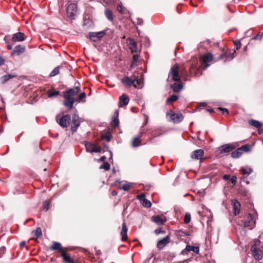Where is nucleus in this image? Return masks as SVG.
<instances>
[{
    "label": "nucleus",
    "instance_id": "7",
    "mask_svg": "<svg viewBox=\"0 0 263 263\" xmlns=\"http://www.w3.org/2000/svg\"><path fill=\"white\" fill-rule=\"evenodd\" d=\"M71 120V117L69 115H66L60 117V115L56 117V121L62 127H67Z\"/></svg>",
    "mask_w": 263,
    "mask_h": 263
},
{
    "label": "nucleus",
    "instance_id": "31",
    "mask_svg": "<svg viewBox=\"0 0 263 263\" xmlns=\"http://www.w3.org/2000/svg\"><path fill=\"white\" fill-rule=\"evenodd\" d=\"M187 251H193L197 254L199 253V248L198 247L192 246L190 245H187L185 249Z\"/></svg>",
    "mask_w": 263,
    "mask_h": 263
},
{
    "label": "nucleus",
    "instance_id": "50",
    "mask_svg": "<svg viewBox=\"0 0 263 263\" xmlns=\"http://www.w3.org/2000/svg\"><path fill=\"white\" fill-rule=\"evenodd\" d=\"M234 44L236 46V48L237 50H238L241 47V43L240 41H234Z\"/></svg>",
    "mask_w": 263,
    "mask_h": 263
},
{
    "label": "nucleus",
    "instance_id": "42",
    "mask_svg": "<svg viewBox=\"0 0 263 263\" xmlns=\"http://www.w3.org/2000/svg\"><path fill=\"white\" fill-rule=\"evenodd\" d=\"M241 152L242 151L245 152H248L250 151V145L249 144H245L239 148Z\"/></svg>",
    "mask_w": 263,
    "mask_h": 263
},
{
    "label": "nucleus",
    "instance_id": "11",
    "mask_svg": "<svg viewBox=\"0 0 263 263\" xmlns=\"http://www.w3.org/2000/svg\"><path fill=\"white\" fill-rule=\"evenodd\" d=\"M85 146L87 152L91 153L93 152L100 153L101 151V146H96L94 144L89 142H85Z\"/></svg>",
    "mask_w": 263,
    "mask_h": 263
},
{
    "label": "nucleus",
    "instance_id": "9",
    "mask_svg": "<svg viewBox=\"0 0 263 263\" xmlns=\"http://www.w3.org/2000/svg\"><path fill=\"white\" fill-rule=\"evenodd\" d=\"M235 52H231L227 50L222 49V52L219 55L215 61L219 60H224V61H230L234 58V53Z\"/></svg>",
    "mask_w": 263,
    "mask_h": 263
},
{
    "label": "nucleus",
    "instance_id": "27",
    "mask_svg": "<svg viewBox=\"0 0 263 263\" xmlns=\"http://www.w3.org/2000/svg\"><path fill=\"white\" fill-rule=\"evenodd\" d=\"M127 228L126 226V223L123 222L122 226V230L121 232V235L122 236V241H126L127 239Z\"/></svg>",
    "mask_w": 263,
    "mask_h": 263
},
{
    "label": "nucleus",
    "instance_id": "4",
    "mask_svg": "<svg viewBox=\"0 0 263 263\" xmlns=\"http://www.w3.org/2000/svg\"><path fill=\"white\" fill-rule=\"evenodd\" d=\"M251 252L252 256L256 260H260L263 257V252L260 249V241L259 240L256 241L254 245L251 247Z\"/></svg>",
    "mask_w": 263,
    "mask_h": 263
},
{
    "label": "nucleus",
    "instance_id": "12",
    "mask_svg": "<svg viewBox=\"0 0 263 263\" xmlns=\"http://www.w3.org/2000/svg\"><path fill=\"white\" fill-rule=\"evenodd\" d=\"M80 119L78 115L74 114L72 117L71 130L73 133L76 132L80 125Z\"/></svg>",
    "mask_w": 263,
    "mask_h": 263
},
{
    "label": "nucleus",
    "instance_id": "41",
    "mask_svg": "<svg viewBox=\"0 0 263 263\" xmlns=\"http://www.w3.org/2000/svg\"><path fill=\"white\" fill-rule=\"evenodd\" d=\"M110 168V165L107 162H104V163L99 167L100 169H104L106 171L109 170Z\"/></svg>",
    "mask_w": 263,
    "mask_h": 263
},
{
    "label": "nucleus",
    "instance_id": "47",
    "mask_svg": "<svg viewBox=\"0 0 263 263\" xmlns=\"http://www.w3.org/2000/svg\"><path fill=\"white\" fill-rule=\"evenodd\" d=\"M191 221V215L189 213H186L184 218V222L185 223H189Z\"/></svg>",
    "mask_w": 263,
    "mask_h": 263
},
{
    "label": "nucleus",
    "instance_id": "43",
    "mask_svg": "<svg viewBox=\"0 0 263 263\" xmlns=\"http://www.w3.org/2000/svg\"><path fill=\"white\" fill-rule=\"evenodd\" d=\"M60 72V67H55L50 73V77H54L57 74H58Z\"/></svg>",
    "mask_w": 263,
    "mask_h": 263
},
{
    "label": "nucleus",
    "instance_id": "10",
    "mask_svg": "<svg viewBox=\"0 0 263 263\" xmlns=\"http://www.w3.org/2000/svg\"><path fill=\"white\" fill-rule=\"evenodd\" d=\"M106 34V31L103 30L99 32H90L89 33V38L93 42H97L100 40Z\"/></svg>",
    "mask_w": 263,
    "mask_h": 263
},
{
    "label": "nucleus",
    "instance_id": "58",
    "mask_svg": "<svg viewBox=\"0 0 263 263\" xmlns=\"http://www.w3.org/2000/svg\"><path fill=\"white\" fill-rule=\"evenodd\" d=\"M6 251V248L4 247H1L0 248V254L2 255L5 253Z\"/></svg>",
    "mask_w": 263,
    "mask_h": 263
},
{
    "label": "nucleus",
    "instance_id": "49",
    "mask_svg": "<svg viewBox=\"0 0 263 263\" xmlns=\"http://www.w3.org/2000/svg\"><path fill=\"white\" fill-rule=\"evenodd\" d=\"M263 37V33L259 32L254 37H253V40H260Z\"/></svg>",
    "mask_w": 263,
    "mask_h": 263
},
{
    "label": "nucleus",
    "instance_id": "56",
    "mask_svg": "<svg viewBox=\"0 0 263 263\" xmlns=\"http://www.w3.org/2000/svg\"><path fill=\"white\" fill-rule=\"evenodd\" d=\"M164 231H163L161 229H156L155 231V233L156 234H159L160 233H164Z\"/></svg>",
    "mask_w": 263,
    "mask_h": 263
},
{
    "label": "nucleus",
    "instance_id": "29",
    "mask_svg": "<svg viewBox=\"0 0 263 263\" xmlns=\"http://www.w3.org/2000/svg\"><path fill=\"white\" fill-rule=\"evenodd\" d=\"M240 172L245 177H247L252 172V169L248 167H241Z\"/></svg>",
    "mask_w": 263,
    "mask_h": 263
},
{
    "label": "nucleus",
    "instance_id": "62",
    "mask_svg": "<svg viewBox=\"0 0 263 263\" xmlns=\"http://www.w3.org/2000/svg\"><path fill=\"white\" fill-rule=\"evenodd\" d=\"M106 159V157L105 156H102L100 158L99 161H100V162H104V161H105Z\"/></svg>",
    "mask_w": 263,
    "mask_h": 263
},
{
    "label": "nucleus",
    "instance_id": "53",
    "mask_svg": "<svg viewBox=\"0 0 263 263\" xmlns=\"http://www.w3.org/2000/svg\"><path fill=\"white\" fill-rule=\"evenodd\" d=\"M145 194H143V193H142V194H140V195H138V196H137V198H138V199H139V200L141 201V202H142V200H143V199H145Z\"/></svg>",
    "mask_w": 263,
    "mask_h": 263
},
{
    "label": "nucleus",
    "instance_id": "20",
    "mask_svg": "<svg viewBox=\"0 0 263 263\" xmlns=\"http://www.w3.org/2000/svg\"><path fill=\"white\" fill-rule=\"evenodd\" d=\"M204 155V151L202 149H199L193 152L192 155V158L195 160L201 159Z\"/></svg>",
    "mask_w": 263,
    "mask_h": 263
},
{
    "label": "nucleus",
    "instance_id": "3",
    "mask_svg": "<svg viewBox=\"0 0 263 263\" xmlns=\"http://www.w3.org/2000/svg\"><path fill=\"white\" fill-rule=\"evenodd\" d=\"M257 213L256 212L249 213L245 218L244 221V227L248 228L249 230H252L256 225V220Z\"/></svg>",
    "mask_w": 263,
    "mask_h": 263
},
{
    "label": "nucleus",
    "instance_id": "51",
    "mask_svg": "<svg viewBox=\"0 0 263 263\" xmlns=\"http://www.w3.org/2000/svg\"><path fill=\"white\" fill-rule=\"evenodd\" d=\"M111 136L109 134L102 135V139H106L107 141H109L111 140Z\"/></svg>",
    "mask_w": 263,
    "mask_h": 263
},
{
    "label": "nucleus",
    "instance_id": "25",
    "mask_svg": "<svg viewBox=\"0 0 263 263\" xmlns=\"http://www.w3.org/2000/svg\"><path fill=\"white\" fill-rule=\"evenodd\" d=\"M179 72L180 76L183 77L184 80L186 81L189 80L187 70L184 65H182L181 66L179 67Z\"/></svg>",
    "mask_w": 263,
    "mask_h": 263
},
{
    "label": "nucleus",
    "instance_id": "33",
    "mask_svg": "<svg viewBox=\"0 0 263 263\" xmlns=\"http://www.w3.org/2000/svg\"><path fill=\"white\" fill-rule=\"evenodd\" d=\"M48 98H52L58 96L60 94V91L52 89L48 90L47 92Z\"/></svg>",
    "mask_w": 263,
    "mask_h": 263
},
{
    "label": "nucleus",
    "instance_id": "15",
    "mask_svg": "<svg viewBox=\"0 0 263 263\" xmlns=\"http://www.w3.org/2000/svg\"><path fill=\"white\" fill-rule=\"evenodd\" d=\"M232 204L234 215H237L239 214L241 207L240 203L236 199H233L232 200Z\"/></svg>",
    "mask_w": 263,
    "mask_h": 263
},
{
    "label": "nucleus",
    "instance_id": "63",
    "mask_svg": "<svg viewBox=\"0 0 263 263\" xmlns=\"http://www.w3.org/2000/svg\"><path fill=\"white\" fill-rule=\"evenodd\" d=\"M25 244H26L25 241L21 242L20 243V247L23 248L25 246Z\"/></svg>",
    "mask_w": 263,
    "mask_h": 263
},
{
    "label": "nucleus",
    "instance_id": "14",
    "mask_svg": "<svg viewBox=\"0 0 263 263\" xmlns=\"http://www.w3.org/2000/svg\"><path fill=\"white\" fill-rule=\"evenodd\" d=\"M25 47L22 45H17L16 46L12 52V55H19L23 53L25 51Z\"/></svg>",
    "mask_w": 263,
    "mask_h": 263
},
{
    "label": "nucleus",
    "instance_id": "23",
    "mask_svg": "<svg viewBox=\"0 0 263 263\" xmlns=\"http://www.w3.org/2000/svg\"><path fill=\"white\" fill-rule=\"evenodd\" d=\"M129 101V98L126 95L123 94L119 98V107L127 105Z\"/></svg>",
    "mask_w": 263,
    "mask_h": 263
},
{
    "label": "nucleus",
    "instance_id": "21",
    "mask_svg": "<svg viewBox=\"0 0 263 263\" xmlns=\"http://www.w3.org/2000/svg\"><path fill=\"white\" fill-rule=\"evenodd\" d=\"M61 256L63 258L64 262L65 263H76L74 259L70 257L68 254L66 252V251H62Z\"/></svg>",
    "mask_w": 263,
    "mask_h": 263
},
{
    "label": "nucleus",
    "instance_id": "17",
    "mask_svg": "<svg viewBox=\"0 0 263 263\" xmlns=\"http://www.w3.org/2000/svg\"><path fill=\"white\" fill-rule=\"evenodd\" d=\"M233 148L234 147L232 145L225 144L219 147L218 151L220 152V154H224L231 152Z\"/></svg>",
    "mask_w": 263,
    "mask_h": 263
},
{
    "label": "nucleus",
    "instance_id": "13",
    "mask_svg": "<svg viewBox=\"0 0 263 263\" xmlns=\"http://www.w3.org/2000/svg\"><path fill=\"white\" fill-rule=\"evenodd\" d=\"M170 241V237L167 235L164 238L159 240L157 244V246L159 250L163 248Z\"/></svg>",
    "mask_w": 263,
    "mask_h": 263
},
{
    "label": "nucleus",
    "instance_id": "45",
    "mask_svg": "<svg viewBox=\"0 0 263 263\" xmlns=\"http://www.w3.org/2000/svg\"><path fill=\"white\" fill-rule=\"evenodd\" d=\"M139 57L138 55H134L133 57V60L130 64V67H134L135 64L138 61Z\"/></svg>",
    "mask_w": 263,
    "mask_h": 263
},
{
    "label": "nucleus",
    "instance_id": "34",
    "mask_svg": "<svg viewBox=\"0 0 263 263\" xmlns=\"http://www.w3.org/2000/svg\"><path fill=\"white\" fill-rule=\"evenodd\" d=\"M131 186V183L126 182L123 184H121L119 187L120 189L123 190L125 191H128L130 189Z\"/></svg>",
    "mask_w": 263,
    "mask_h": 263
},
{
    "label": "nucleus",
    "instance_id": "36",
    "mask_svg": "<svg viewBox=\"0 0 263 263\" xmlns=\"http://www.w3.org/2000/svg\"><path fill=\"white\" fill-rule=\"evenodd\" d=\"M242 154V152H241L240 149L238 148L236 151H233L231 153V156L233 158H238L240 157Z\"/></svg>",
    "mask_w": 263,
    "mask_h": 263
},
{
    "label": "nucleus",
    "instance_id": "26",
    "mask_svg": "<svg viewBox=\"0 0 263 263\" xmlns=\"http://www.w3.org/2000/svg\"><path fill=\"white\" fill-rule=\"evenodd\" d=\"M129 42V48L132 52H136L137 50V44L135 41L130 37L127 39Z\"/></svg>",
    "mask_w": 263,
    "mask_h": 263
},
{
    "label": "nucleus",
    "instance_id": "40",
    "mask_svg": "<svg viewBox=\"0 0 263 263\" xmlns=\"http://www.w3.org/2000/svg\"><path fill=\"white\" fill-rule=\"evenodd\" d=\"M197 61L196 59L193 63L191 64L190 68V71L191 74H192L194 72V70H196L197 68Z\"/></svg>",
    "mask_w": 263,
    "mask_h": 263
},
{
    "label": "nucleus",
    "instance_id": "44",
    "mask_svg": "<svg viewBox=\"0 0 263 263\" xmlns=\"http://www.w3.org/2000/svg\"><path fill=\"white\" fill-rule=\"evenodd\" d=\"M141 203L142 205L146 208H149L152 205L151 202L146 199L142 200Z\"/></svg>",
    "mask_w": 263,
    "mask_h": 263
},
{
    "label": "nucleus",
    "instance_id": "61",
    "mask_svg": "<svg viewBox=\"0 0 263 263\" xmlns=\"http://www.w3.org/2000/svg\"><path fill=\"white\" fill-rule=\"evenodd\" d=\"M257 130H258V134H261L263 132V129L262 128V126H261V125H260V127H258L257 128Z\"/></svg>",
    "mask_w": 263,
    "mask_h": 263
},
{
    "label": "nucleus",
    "instance_id": "54",
    "mask_svg": "<svg viewBox=\"0 0 263 263\" xmlns=\"http://www.w3.org/2000/svg\"><path fill=\"white\" fill-rule=\"evenodd\" d=\"M231 182L234 184L235 185L236 183V181H237V178L236 177L233 176H232L231 178Z\"/></svg>",
    "mask_w": 263,
    "mask_h": 263
},
{
    "label": "nucleus",
    "instance_id": "38",
    "mask_svg": "<svg viewBox=\"0 0 263 263\" xmlns=\"http://www.w3.org/2000/svg\"><path fill=\"white\" fill-rule=\"evenodd\" d=\"M119 125V120L118 117H114L111 122V125L114 127H117Z\"/></svg>",
    "mask_w": 263,
    "mask_h": 263
},
{
    "label": "nucleus",
    "instance_id": "6",
    "mask_svg": "<svg viewBox=\"0 0 263 263\" xmlns=\"http://www.w3.org/2000/svg\"><path fill=\"white\" fill-rule=\"evenodd\" d=\"M217 58H214L213 54L210 52L204 54L200 57V60L204 64L203 69L207 68L210 65L211 62H216L215 61Z\"/></svg>",
    "mask_w": 263,
    "mask_h": 263
},
{
    "label": "nucleus",
    "instance_id": "52",
    "mask_svg": "<svg viewBox=\"0 0 263 263\" xmlns=\"http://www.w3.org/2000/svg\"><path fill=\"white\" fill-rule=\"evenodd\" d=\"M117 9L121 14L123 13V7L121 5H119L117 6Z\"/></svg>",
    "mask_w": 263,
    "mask_h": 263
},
{
    "label": "nucleus",
    "instance_id": "30",
    "mask_svg": "<svg viewBox=\"0 0 263 263\" xmlns=\"http://www.w3.org/2000/svg\"><path fill=\"white\" fill-rule=\"evenodd\" d=\"M32 234L36 237L35 238H32V239H36L41 237L42 236L41 228L40 227H37L35 230H34L32 232Z\"/></svg>",
    "mask_w": 263,
    "mask_h": 263
},
{
    "label": "nucleus",
    "instance_id": "35",
    "mask_svg": "<svg viewBox=\"0 0 263 263\" xmlns=\"http://www.w3.org/2000/svg\"><path fill=\"white\" fill-rule=\"evenodd\" d=\"M248 123L250 125L253 126L257 128L260 127V125H261L260 122L253 119L249 120Z\"/></svg>",
    "mask_w": 263,
    "mask_h": 263
},
{
    "label": "nucleus",
    "instance_id": "2",
    "mask_svg": "<svg viewBox=\"0 0 263 263\" xmlns=\"http://www.w3.org/2000/svg\"><path fill=\"white\" fill-rule=\"evenodd\" d=\"M80 90L79 86H76L73 88H70L69 90L65 91L64 92V98L65 99L64 105L71 109L73 107V104L76 102V99L74 98L75 96Z\"/></svg>",
    "mask_w": 263,
    "mask_h": 263
},
{
    "label": "nucleus",
    "instance_id": "22",
    "mask_svg": "<svg viewBox=\"0 0 263 263\" xmlns=\"http://www.w3.org/2000/svg\"><path fill=\"white\" fill-rule=\"evenodd\" d=\"M24 33L22 32H17L13 35L12 40V41L16 42H22L24 41Z\"/></svg>",
    "mask_w": 263,
    "mask_h": 263
},
{
    "label": "nucleus",
    "instance_id": "28",
    "mask_svg": "<svg viewBox=\"0 0 263 263\" xmlns=\"http://www.w3.org/2000/svg\"><path fill=\"white\" fill-rule=\"evenodd\" d=\"M171 87L173 89V91L175 92H179L183 89V85L181 83H174L171 85Z\"/></svg>",
    "mask_w": 263,
    "mask_h": 263
},
{
    "label": "nucleus",
    "instance_id": "39",
    "mask_svg": "<svg viewBox=\"0 0 263 263\" xmlns=\"http://www.w3.org/2000/svg\"><path fill=\"white\" fill-rule=\"evenodd\" d=\"M178 99V96L175 95H172L170 97H169L167 100V104L171 103L172 102H175Z\"/></svg>",
    "mask_w": 263,
    "mask_h": 263
},
{
    "label": "nucleus",
    "instance_id": "1",
    "mask_svg": "<svg viewBox=\"0 0 263 263\" xmlns=\"http://www.w3.org/2000/svg\"><path fill=\"white\" fill-rule=\"evenodd\" d=\"M123 85L126 87H134L135 88H141L143 86L142 80L139 78V76L134 73L131 76H125L121 79Z\"/></svg>",
    "mask_w": 263,
    "mask_h": 263
},
{
    "label": "nucleus",
    "instance_id": "60",
    "mask_svg": "<svg viewBox=\"0 0 263 263\" xmlns=\"http://www.w3.org/2000/svg\"><path fill=\"white\" fill-rule=\"evenodd\" d=\"M137 23L138 25H142L143 24V21L141 18H138Z\"/></svg>",
    "mask_w": 263,
    "mask_h": 263
},
{
    "label": "nucleus",
    "instance_id": "55",
    "mask_svg": "<svg viewBox=\"0 0 263 263\" xmlns=\"http://www.w3.org/2000/svg\"><path fill=\"white\" fill-rule=\"evenodd\" d=\"M219 109L222 111V113L223 114H228L229 111L227 108H222L221 107H219Z\"/></svg>",
    "mask_w": 263,
    "mask_h": 263
},
{
    "label": "nucleus",
    "instance_id": "64",
    "mask_svg": "<svg viewBox=\"0 0 263 263\" xmlns=\"http://www.w3.org/2000/svg\"><path fill=\"white\" fill-rule=\"evenodd\" d=\"M111 195L114 196H116L117 195V192L114 190L111 192Z\"/></svg>",
    "mask_w": 263,
    "mask_h": 263
},
{
    "label": "nucleus",
    "instance_id": "57",
    "mask_svg": "<svg viewBox=\"0 0 263 263\" xmlns=\"http://www.w3.org/2000/svg\"><path fill=\"white\" fill-rule=\"evenodd\" d=\"M5 59L2 57H0V66L3 65L5 64Z\"/></svg>",
    "mask_w": 263,
    "mask_h": 263
},
{
    "label": "nucleus",
    "instance_id": "37",
    "mask_svg": "<svg viewBox=\"0 0 263 263\" xmlns=\"http://www.w3.org/2000/svg\"><path fill=\"white\" fill-rule=\"evenodd\" d=\"M105 15L107 18L110 21H112L114 20L113 14L111 10L108 9H107L105 11Z\"/></svg>",
    "mask_w": 263,
    "mask_h": 263
},
{
    "label": "nucleus",
    "instance_id": "46",
    "mask_svg": "<svg viewBox=\"0 0 263 263\" xmlns=\"http://www.w3.org/2000/svg\"><path fill=\"white\" fill-rule=\"evenodd\" d=\"M86 93L85 92L81 93L78 97V99H76V102H80L81 101L85 99Z\"/></svg>",
    "mask_w": 263,
    "mask_h": 263
},
{
    "label": "nucleus",
    "instance_id": "8",
    "mask_svg": "<svg viewBox=\"0 0 263 263\" xmlns=\"http://www.w3.org/2000/svg\"><path fill=\"white\" fill-rule=\"evenodd\" d=\"M77 5L76 3H70L67 6L66 12L68 18L71 20L74 19L77 12Z\"/></svg>",
    "mask_w": 263,
    "mask_h": 263
},
{
    "label": "nucleus",
    "instance_id": "32",
    "mask_svg": "<svg viewBox=\"0 0 263 263\" xmlns=\"http://www.w3.org/2000/svg\"><path fill=\"white\" fill-rule=\"evenodd\" d=\"M16 77V75L15 74H7L3 76L1 78V81L2 83H5L7 81H8L10 79L15 78Z\"/></svg>",
    "mask_w": 263,
    "mask_h": 263
},
{
    "label": "nucleus",
    "instance_id": "5",
    "mask_svg": "<svg viewBox=\"0 0 263 263\" xmlns=\"http://www.w3.org/2000/svg\"><path fill=\"white\" fill-rule=\"evenodd\" d=\"M179 66L177 64H175L171 68L168 74V80L172 81L179 82L180 81L181 76L179 72Z\"/></svg>",
    "mask_w": 263,
    "mask_h": 263
},
{
    "label": "nucleus",
    "instance_id": "19",
    "mask_svg": "<svg viewBox=\"0 0 263 263\" xmlns=\"http://www.w3.org/2000/svg\"><path fill=\"white\" fill-rule=\"evenodd\" d=\"M171 119L174 122H180L183 119V115L180 113L175 114L173 112L171 115Z\"/></svg>",
    "mask_w": 263,
    "mask_h": 263
},
{
    "label": "nucleus",
    "instance_id": "24",
    "mask_svg": "<svg viewBox=\"0 0 263 263\" xmlns=\"http://www.w3.org/2000/svg\"><path fill=\"white\" fill-rule=\"evenodd\" d=\"M50 249L53 251H58L61 253V254L62 253V251H65L61 244L60 242L57 241L53 242L52 245L50 247Z\"/></svg>",
    "mask_w": 263,
    "mask_h": 263
},
{
    "label": "nucleus",
    "instance_id": "16",
    "mask_svg": "<svg viewBox=\"0 0 263 263\" xmlns=\"http://www.w3.org/2000/svg\"><path fill=\"white\" fill-rule=\"evenodd\" d=\"M153 220L158 224H163L166 221V217L163 215L154 216Z\"/></svg>",
    "mask_w": 263,
    "mask_h": 263
},
{
    "label": "nucleus",
    "instance_id": "18",
    "mask_svg": "<svg viewBox=\"0 0 263 263\" xmlns=\"http://www.w3.org/2000/svg\"><path fill=\"white\" fill-rule=\"evenodd\" d=\"M144 133V132L143 131H141L138 136L134 138L132 142V146L133 147H136L140 146L141 142V138Z\"/></svg>",
    "mask_w": 263,
    "mask_h": 263
},
{
    "label": "nucleus",
    "instance_id": "59",
    "mask_svg": "<svg viewBox=\"0 0 263 263\" xmlns=\"http://www.w3.org/2000/svg\"><path fill=\"white\" fill-rule=\"evenodd\" d=\"M230 178V175L226 174V175H223V179L224 180H228Z\"/></svg>",
    "mask_w": 263,
    "mask_h": 263
},
{
    "label": "nucleus",
    "instance_id": "48",
    "mask_svg": "<svg viewBox=\"0 0 263 263\" xmlns=\"http://www.w3.org/2000/svg\"><path fill=\"white\" fill-rule=\"evenodd\" d=\"M43 208L46 210V211H47L49 209L50 207L49 202L47 200L45 201L43 203Z\"/></svg>",
    "mask_w": 263,
    "mask_h": 263
}]
</instances>
